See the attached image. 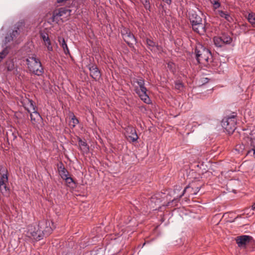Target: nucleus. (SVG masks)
<instances>
[{
  "mask_svg": "<svg viewBox=\"0 0 255 255\" xmlns=\"http://www.w3.org/2000/svg\"><path fill=\"white\" fill-rule=\"evenodd\" d=\"M31 110H28V112L30 113V119L32 125L37 129H42L44 127L43 119L40 114L36 111V107L34 106L33 102L29 101Z\"/></svg>",
  "mask_w": 255,
  "mask_h": 255,
  "instance_id": "nucleus-5",
  "label": "nucleus"
},
{
  "mask_svg": "<svg viewBox=\"0 0 255 255\" xmlns=\"http://www.w3.org/2000/svg\"><path fill=\"white\" fill-rule=\"evenodd\" d=\"M146 44L148 48L153 52H158L162 50V47L160 45L148 38L146 39Z\"/></svg>",
  "mask_w": 255,
  "mask_h": 255,
  "instance_id": "nucleus-15",
  "label": "nucleus"
},
{
  "mask_svg": "<svg viewBox=\"0 0 255 255\" xmlns=\"http://www.w3.org/2000/svg\"><path fill=\"white\" fill-rule=\"evenodd\" d=\"M214 42L216 46L218 47H222L224 45L220 36L215 37L214 38Z\"/></svg>",
  "mask_w": 255,
  "mask_h": 255,
  "instance_id": "nucleus-25",
  "label": "nucleus"
},
{
  "mask_svg": "<svg viewBox=\"0 0 255 255\" xmlns=\"http://www.w3.org/2000/svg\"><path fill=\"white\" fill-rule=\"evenodd\" d=\"M240 27L242 32L246 33L248 30L247 23L242 24L240 25Z\"/></svg>",
  "mask_w": 255,
  "mask_h": 255,
  "instance_id": "nucleus-34",
  "label": "nucleus"
},
{
  "mask_svg": "<svg viewBox=\"0 0 255 255\" xmlns=\"http://www.w3.org/2000/svg\"><path fill=\"white\" fill-rule=\"evenodd\" d=\"M218 12H219V15L221 17L224 18L228 22H231L233 21V18L227 12L224 11L223 10H219Z\"/></svg>",
  "mask_w": 255,
  "mask_h": 255,
  "instance_id": "nucleus-22",
  "label": "nucleus"
},
{
  "mask_svg": "<svg viewBox=\"0 0 255 255\" xmlns=\"http://www.w3.org/2000/svg\"><path fill=\"white\" fill-rule=\"evenodd\" d=\"M184 85L182 82L179 80L175 82V89L181 91L183 89Z\"/></svg>",
  "mask_w": 255,
  "mask_h": 255,
  "instance_id": "nucleus-27",
  "label": "nucleus"
},
{
  "mask_svg": "<svg viewBox=\"0 0 255 255\" xmlns=\"http://www.w3.org/2000/svg\"><path fill=\"white\" fill-rule=\"evenodd\" d=\"M78 144L80 149L83 152H87L89 150V146L85 140H82L81 138H78Z\"/></svg>",
  "mask_w": 255,
  "mask_h": 255,
  "instance_id": "nucleus-20",
  "label": "nucleus"
},
{
  "mask_svg": "<svg viewBox=\"0 0 255 255\" xmlns=\"http://www.w3.org/2000/svg\"><path fill=\"white\" fill-rule=\"evenodd\" d=\"M212 163L211 160H195L192 165L195 167L199 168L204 171L212 169Z\"/></svg>",
  "mask_w": 255,
  "mask_h": 255,
  "instance_id": "nucleus-11",
  "label": "nucleus"
},
{
  "mask_svg": "<svg viewBox=\"0 0 255 255\" xmlns=\"http://www.w3.org/2000/svg\"><path fill=\"white\" fill-rule=\"evenodd\" d=\"M193 30L200 34L204 35L206 31V26L205 23H203L202 22H200L199 24H197L196 25L192 26Z\"/></svg>",
  "mask_w": 255,
  "mask_h": 255,
  "instance_id": "nucleus-16",
  "label": "nucleus"
},
{
  "mask_svg": "<svg viewBox=\"0 0 255 255\" xmlns=\"http://www.w3.org/2000/svg\"><path fill=\"white\" fill-rule=\"evenodd\" d=\"M146 10L150 11L151 6L149 0H140Z\"/></svg>",
  "mask_w": 255,
  "mask_h": 255,
  "instance_id": "nucleus-28",
  "label": "nucleus"
},
{
  "mask_svg": "<svg viewBox=\"0 0 255 255\" xmlns=\"http://www.w3.org/2000/svg\"><path fill=\"white\" fill-rule=\"evenodd\" d=\"M44 45H45V46L47 47V50L50 52V51H53V47L52 46H51V41H50V40H49L47 42H46L44 43Z\"/></svg>",
  "mask_w": 255,
  "mask_h": 255,
  "instance_id": "nucleus-36",
  "label": "nucleus"
},
{
  "mask_svg": "<svg viewBox=\"0 0 255 255\" xmlns=\"http://www.w3.org/2000/svg\"><path fill=\"white\" fill-rule=\"evenodd\" d=\"M27 67L29 71L33 74L40 76L43 72L44 70L39 58L35 56H29L26 60Z\"/></svg>",
  "mask_w": 255,
  "mask_h": 255,
  "instance_id": "nucleus-3",
  "label": "nucleus"
},
{
  "mask_svg": "<svg viewBox=\"0 0 255 255\" xmlns=\"http://www.w3.org/2000/svg\"><path fill=\"white\" fill-rule=\"evenodd\" d=\"M133 82L136 83L139 89L135 88V92L145 103L149 104L150 100L147 94V90L144 86V81L143 79H134Z\"/></svg>",
  "mask_w": 255,
  "mask_h": 255,
  "instance_id": "nucleus-6",
  "label": "nucleus"
},
{
  "mask_svg": "<svg viewBox=\"0 0 255 255\" xmlns=\"http://www.w3.org/2000/svg\"><path fill=\"white\" fill-rule=\"evenodd\" d=\"M8 53V51L7 48H4L1 52H0V63L6 56Z\"/></svg>",
  "mask_w": 255,
  "mask_h": 255,
  "instance_id": "nucleus-30",
  "label": "nucleus"
},
{
  "mask_svg": "<svg viewBox=\"0 0 255 255\" xmlns=\"http://www.w3.org/2000/svg\"><path fill=\"white\" fill-rule=\"evenodd\" d=\"M13 135V138H15L16 137V135L14 134V133H12Z\"/></svg>",
  "mask_w": 255,
  "mask_h": 255,
  "instance_id": "nucleus-43",
  "label": "nucleus"
},
{
  "mask_svg": "<svg viewBox=\"0 0 255 255\" xmlns=\"http://www.w3.org/2000/svg\"><path fill=\"white\" fill-rule=\"evenodd\" d=\"M236 116L226 117L223 119L221 125L222 127L225 128L228 134H232L236 128Z\"/></svg>",
  "mask_w": 255,
  "mask_h": 255,
  "instance_id": "nucleus-7",
  "label": "nucleus"
},
{
  "mask_svg": "<svg viewBox=\"0 0 255 255\" xmlns=\"http://www.w3.org/2000/svg\"><path fill=\"white\" fill-rule=\"evenodd\" d=\"M71 10L65 8H60L58 10L54 11L52 19L53 21L58 23L60 20L64 21L63 18H66L70 15Z\"/></svg>",
  "mask_w": 255,
  "mask_h": 255,
  "instance_id": "nucleus-9",
  "label": "nucleus"
},
{
  "mask_svg": "<svg viewBox=\"0 0 255 255\" xmlns=\"http://www.w3.org/2000/svg\"><path fill=\"white\" fill-rule=\"evenodd\" d=\"M220 37L224 45L230 44L232 41V38L228 34L224 33L222 34Z\"/></svg>",
  "mask_w": 255,
  "mask_h": 255,
  "instance_id": "nucleus-23",
  "label": "nucleus"
},
{
  "mask_svg": "<svg viewBox=\"0 0 255 255\" xmlns=\"http://www.w3.org/2000/svg\"><path fill=\"white\" fill-rule=\"evenodd\" d=\"M195 182L189 184L185 188L182 193L181 195H180L176 199H173L172 200V202L176 200L179 201L180 199V198L185 194L186 192H188L189 193V196L190 195H193L197 194V193L199 191L200 187H196L195 186Z\"/></svg>",
  "mask_w": 255,
  "mask_h": 255,
  "instance_id": "nucleus-10",
  "label": "nucleus"
},
{
  "mask_svg": "<svg viewBox=\"0 0 255 255\" xmlns=\"http://www.w3.org/2000/svg\"><path fill=\"white\" fill-rule=\"evenodd\" d=\"M7 174V171L6 168L4 166H0V174Z\"/></svg>",
  "mask_w": 255,
  "mask_h": 255,
  "instance_id": "nucleus-38",
  "label": "nucleus"
},
{
  "mask_svg": "<svg viewBox=\"0 0 255 255\" xmlns=\"http://www.w3.org/2000/svg\"><path fill=\"white\" fill-rule=\"evenodd\" d=\"M163 1H164L167 3V4H169L171 2V0H162Z\"/></svg>",
  "mask_w": 255,
  "mask_h": 255,
  "instance_id": "nucleus-40",
  "label": "nucleus"
},
{
  "mask_svg": "<svg viewBox=\"0 0 255 255\" xmlns=\"http://www.w3.org/2000/svg\"><path fill=\"white\" fill-rule=\"evenodd\" d=\"M63 180H65L66 182L68 184H70L71 183L74 182V180L73 178L71 177H69L68 176H67L66 178L63 179Z\"/></svg>",
  "mask_w": 255,
  "mask_h": 255,
  "instance_id": "nucleus-37",
  "label": "nucleus"
},
{
  "mask_svg": "<svg viewBox=\"0 0 255 255\" xmlns=\"http://www.w3.org/2000/svg\"><path fill=\"white\" fill-rule=\"evenodd\" d=\"M71 121L73 123V127H74L75 125L78 124L79 123L78 120L76 119L75 116H73V117L71 119Z\"/></svg>",
  "mask_w": 255,
  "mask_h": 255,
  "instance_id": "nucleus-39",
  "label": "nucleus"
},
{
  "mask_svg": "<svg viewBox=\"0 0 255 255\" xmlns=\"http://www.w3.org/2000/svg\"><path fill=\"white\" fill-rule=\"evenodd\" d=\"M22 23H17L15 25L14 30H12L9 35L5 37V40L6 43L14 40L16 38L20 33V29Z\"/></svg>",
  "mask_w": 255,
  "mask_h": 255,
  "instance_id": "nucleus-13",
  "label": "nucleus"
},
{
  "mask_svg": "<svg viewBox=\"0 0 255 255\" xmlns=\"http://www.w3.org/2000/svg\"><path fill=\"white\" fill-rule=\"evenodd\" d=\"M58 41L60 43V46L63 49L64 53L66 55L70 54V51L65 39L63 38L60 37L58 38Z\"/></svg>",
  "mask_w": 255,
  "mask_h": 255,
  "instance_id": "nucleus-21",
  "label": "nucleus"
},
{
  "mask_svg": "<svg viewBox=\"0 0 255 255\" xmlns=\"http://www.w3.org/2000/svg\"><path fill=\"white\" fill-rule=\"evenodd\" d=\"M6 68L7 71H12L14 69V65L13 62H9L6 64Z\"/></svg>",
  "mask_w": 255,
  "mask_h": 255,
  "instance_id": "nucleus-35",
  "label": "nucleus"
},
{
  "mask_svg": "<svg viewBox=\"0 0 255 255\" xmlns=\"http://www.w3.org/2000/svg\"><path fill=\"white\" fill-rule=\"evenodd\" d=\"M210 1L213 4L214 8L215 9H217L221 6L219 0H210Z\"/></svg>",
  "mask_w": 255,
  "mask_h": 255,
  "instance_id": "nucleus-31",
  "label": "nucleus"
},
{
  "mask_svg": "<svg viewBox=\"0 0 255 255\" xmlns=\"http://www.w3.org/2000/svg\"><path fill=\"white\" fill-rule=\"evenodd\" d=\"M248 21L252 24L255 25V14L254 13H250L248 14Z\"/></svg>",
  "mask_w": 255,
  "mask_h": 255,
  "instance_id": "nucleus-29",
  "label": "nucleus"
},
{
  "mask_svg": "<svg viewBox=\"0 0 255 255\" xmlns=\"http://www.w3.org/2000/svg\"><path fill=\"white\" fill-rule=\"evenodd\" d=\"M41 38L43 40L44 42H46L50 40L48 34L45 32H41L40 33Z\"/></svg>",
  "mask_w": 255,
  "mask_h": 255,
  "instance_id": "nucleus-33",
  "label": "nucleus"
},
{
  "mask_svg": "<svg viewBox=\"0 0 255 255\" xmlns=\"http://www.w3.org/2000/svg\"><path fill=\"white\" fill-rule=\"evenodd\" d=\"M127 138L132 142L136 141L138 139V136L135 129L131 126H128L126 128Z\"/></svg>",
  "mask_w": 255,
  "mask_h": 255,
  "instance_id": "nucleus-14",
  "label": "nucleus"
},
{
  "mask_svg": "<svg viewBox=\"0 0 255 255\" xmlns=\"http://www.w3.org/2000/svg\"><path fill=\"white\" fill-rule=\"evenodd\" d=\"M189 19L191 23L192 26L199 24V22H202V18L195 12H191L189 13Z\"/></svg>",
  "mask_w": 255,
  "mask_h": 255,
  "instance_id": "nucleus-18",
  "label": "nucleus"
},
{
  "mask_svg": "<svg viewBox=\"0 0 255 255\" xmlns=\"http://www.w3.org/2000/svg\"><path fill=\"white\" fill-rule=\"evenodd\" d=\"M244 150V154L248 157H254L255 159V137L252 136H246L242 145L236 146V150Z\"/></svg>",
  "mask_w": 255,
  "mask_h": 255,
  "instance_id": "nucleus-2",
  "label": "nucleus"
},
{
  "mask_svg": "<svg viewBox=\"0 0 255 255\" xmlns=\"http://www.w3.org/2000/svg\"><path fill=\"white\" fill-rule=\"evenodd\" d=\"M6 183H0V191L3 195H7L8 194L9 189Z\"/></svg>",
  "mask_w": 255,
  "mask_h": 255,
  "instance_id": "nucleus-24",
  "label": "nucleus"
},
{
  "mask_svg": "<svg viewBox=\"0 0 255 255\" xmlns=\"http://www.w3.org/2000/svg\"><path fill=\"white\" fill-rule=\"evenodd\" d=\"M55 228L53 222L43 220L39 223L37 227L33 225L28 226L27 236L29 238H33L36 241H40L44 237L50 235Z\"/></svg>",
  "mask_w": 255,
  "mask_h": 255,
  "instance_id": "nucleus-1",
  "label": "nucleus"
},
{
  "mask_svg": "<svg viewBox=\"0 0 255 255\" xmlns=\"http://www.w3.org/2000/svg\"><path fill=\"white\" fill-rule=\"evenodd\" d=\"M252 240L253 237L248 235H242L236 238V243L239 247H245Z\"/></svg>",
  "mask_w": 255,
  "mask_h": 255,
  "instance_id": "nucleus-12",
  "label": "nucleus"
},
{
  "mask_svg": "<svg viewBox=\"0 0 255 255\" xmlns=\"http://www.w3.org/2000/svg\"><path fill=\"white\" fill-rule=\"evenodd\" d=\"M0 183H8L7 174L4 173V174H1V177L0 178Z\"/></svg>",
  "mask_w": 255,
  "mask_h": 255,
  "instance_id": "nucleus-32",
  "label": "nucleus"
},
{
  "mask_svg": "<svg viewBox=\"0 0 255 255\" xmlns=\"http://www.w3.org/2000/svg\"><path fill=\"white\" fill-rule=\"evenodd\" d=\"M150 202L151 204L154 203L155 205H159L161 200L160 198H158L157 195H154L151 197Z\"/></svg>",
  "mask_w": 255,
  "mask_h": 255,
  "instance_id": "nucleus-26",
  "label": "nucleus"
},
{
  "mask_svg": "<svg viewBox=\"0 0 255 255\" xmlns=\"http://www.w3.org/2000/svg\"><path fill=\"white\" fill-rule=\"evenodd\" d=\"M89 69L90 71L91 76L95 80H96L101 77L100 72L97 66L93 64L92 65L90 66Z\"/></svg>",
  "mask_w": 255,
  "mask_h": 255,
  "instance_id": "nucleus-17",
  "label": "nucleus"
},
{
  "mask_svg": "<svg viewBox=\"0 0 255 255\" xmlns=\"http://www.w3.org/2000/svg\"><path fill=\"white\" fill-rule=\"evenodd\" d=\"M252 209L253 210H255V202L253 204V205L252 206Z\"/></svg>",
  "mask_w": 255,
  "mask_h": 255,
  "instance_id": "nucleus-41",
  "label": "nucleus"
},
{
  "mask_svg": "<svg viewBox=\"0 0 255 255\" xmlns=\"http://www.w3.org/2000/svg\"><path fill=\"white\" fill-rule=\"evenodd\" d=\"M196 59L198 63L206 64L212 58L210 51L202 45L198 44L195 49Z\"/></svg>",
  "mask_w": 255,
  "mask_h": 255,
  "instance_id": "nucleus-4",
  "label": "nucleus"
},
{
  "mask_svg": "<svg viewBox=\"0 0 255 255\" xmlns=\"http://www.w3.org/2000/svg\"><path fill=\"white\" fill-rule=\"evenodd\" d=\"M172 64V63H168V67H171Z\"/></svg>",
  "mask_w": 255,
  "mask_h": 255,
  "instance_id": "nucleus-42",
  "label": "nucleus"
},
{
  "mask_svg": "<svg viewBox=\"0 0 255 255\" xmlns=\"http://www.w3.org/2000/svg\"><path fill=\"white\" fill-rule=\"evenodd\" d=\"M57 168L58 173L63 179L66 178L67 176H69V172L65 168L64 164L61 161L57 164Z\"/></svg>",
  "mask_w": 255,
  "mask_h": 255,
  "instance_id": "nucleus-19",
  "label": "nucleus"
},
{
  "mask_svg": "<svg viewBox=\"0 0 255 255\" xmlns=\"http://www.w3.org/2000/svg\"><path fill=\"white\" fill-rule=\"evenodd\" d=\"M121 33L125 41L130 47H132L136 42V39L130 30L126 27H124L121 30Z\"/></svg>",
  "mask_w": 255,
  "mask_h": 255,
  "instance_id": "nucleus-8",
  "label": "nucleus"
}]
</instances>
